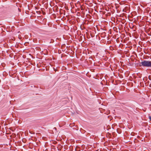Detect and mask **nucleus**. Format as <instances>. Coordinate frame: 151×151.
<instances>
[{"mask_svg":"<svg viewBox=\"0 0 151 151\" xmlns=\"http://www.w3.org/2000/svg\"><path fill=\"white\" fill-rule=\"evenodd\" d=\"M81 39V38H80V39H79V41H81V40H80Z\"/></svg>","mask_w":151,"mask_h":151,"instance_id":"nucleus-3","label":"nucleus"},{"mask_svg":"<svg viewBox=\"0 0 151 151\" xmlns=\"http://www.w3.org/2000/svg\"><path fill=\"white\" fill-rule=\"evenodd\" d=\"M149 118L150 120H151V116H149Z\"/></svg>","mask_w":151,"mask_h":151,"instance_id":"nucleus-2","label":"nucleus"},{"mask_svg":"<svg viewBox=\"0 0 151 151\" xmlns=\"http://www.w3.org/2000/svg\"><path fill=\"white\" fill-rule=\"evenodd\" d=\"M141 64L143 66L151 67V61H142Z\"/></svg>","mask_w":151,"mask_h":151,"instance_id":"nucleus-1","label":"nucleus"}]
</instances>
